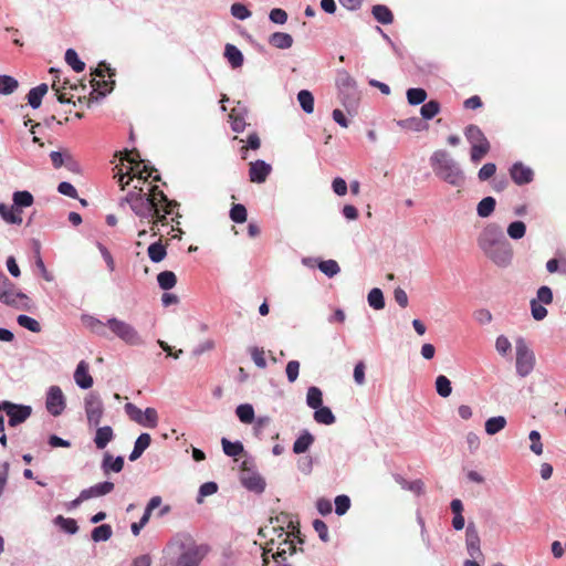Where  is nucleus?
Masks as SVG:
<instances>
[{"instance_id":"f257e3e1","label":"nucleus","mask_w":566,"mask_h":566,"mask_svg":"<svg viewBox=\"0 0 566 566\" xmlns=\"http://www.w3.org/2000/svg\"><path fill=\"white\" fill-rule=\"evenodd\" d=\"M210 546L191 537H175L164 547L159 566H200Z\"/></svg>"},{"instance_id":"f03ea898","label":"nucleus","mask_w":566,"mask_h":566,"mask_svg":"<svg viewBox=\"0 0 566 566\" xmlns=\"http://www.w3.org/2000/svg\"><path fill=\"white\" fill-rule=\"evenodd\" d=\"M476 243L485 258L497 268L506 269L512 264L513 247L497 223L492 222L484 226L476 238Z\"/></svg>"},{"instance_id":"7ed1b4c3","label":"nucleus","mask_w":566,"mask_h":566,"mask_svg":"<svg viewBox=\"0 0 566 566\" xmlns=\"http://www.w3.org/2000/svg\"><path fill=\"white\" fill-rule=\"evenodd\" d=\"M157 200H167V196L158 189L157 186H143L134 185L133 189L127 192L119 201L123 207L127 203L133 213L139 219L140 224L150 222L158 212Z\"/></svg>"},{"instance_id":"20e7f679","label":"nucleus","mask_w":566,"mask_h":566,"mask_svg":"<svg viewBox=\"0 0 566 566\" xmlns=\"http://www.w3.org/2000/svg\"><path fill=\"white\" fill-rule=\"evenodd\" d=\"M436 176L453 187H462L464 174L458 163L446 150H436L430 157Z\"/></svg>"},{"instance_id":"39448f33","label":"nucleus","mask_w":566,"mask_h":566,"mask_svg":"<svg viewBox=\"0 0 566 566\" xmlns=\"http://www.w3.org/2000/svg\"><path fill=\"white\" fill-rule=\"evenodd\" d=\"M107 328L112 334L129 346H143L145 340L139 332L130 323L117 317H109L106 321Z\"/></svg>"},{"instance_id":"423d86ee","label":"nucleus","mask_w":566,"mask_h":566,"mask_svg":"<svg viewBox=\"0 0 566 566\" xmlns=\"http://www.w3.org/2000/svg\"><path fill=\"white\" fill-rule=\"evenodd\" d=\"M139 157L138 153L133 151H126L124 159L128 161L130 165L135 166H128L127 171L124 172L123 169H119L117 172V181L122 187V190L126 188V186L129 185L130 181H133L135 178L137 179L138 186H143L147 178L151 176L150 172L147 174V176H144V172L147 171V166H144L143 170H139V161H137V158Z\"/></svg>"},{"instance_id":"0eeeda50","label":"nucleus","mask_w":566,"mask_h":566,"mask_svg":"<svg viewBox=\"0 0 566 566\" xmlns=\"http://www.w3.org/2000/svg\"><path fill=\"white\" fill-rule=\"evenodd\" d=\"M515 352H516V374L524 378L527 377L535 367V355L534 352L530 348L526 340L523 337H518L515 340Z\"/></svg>"},{"instance_id":"6e6552de","label":"nucleus","mask_w":566,"mask_h":566,"mask_svg":"<svg viewBox=\"0 0 566 566\" xmlns=\"http://www.w3.org/2000/svg\"><path fill=\"white\" fill-rule=\"evenodd\" d=\"M336 85L345 107H354L359 98L356 81L346 71H339Z\"/></svg>"},{"instance_id":"1a4fd4ad","label":"nucleus","mask_w":566,"mask_h":566,"mask_svg":"<svg viewBox=\"0 0 566 566\" xmlns=\"http://www.w3.org/2000/svg\"><path fill=\"white\" fill-rule=\"evenodd\" d=\"M84 409L88 426L97 427L104 416V403L101 396L94 391L87 394L84 398Z\"/></svg>"},{"instance_id":"9d476101","label":"nucleus","mask_w":566,"mask_h":566,"mask_svg":"<svg viewBox=\"0 0 566 566\" xmlns=\"http://www.w3.org/2000/svg\"><path fill=\"white\" fill-rule=\"evenodd\" d=\"M66 407L65 396L59 386H51L46 392L45 408L50 415L57 417Z\"/></svg>"},{"instance_id":"9b49d317","label":"nucleus","mask_w":566,"mask_h":566,"mask_svg":"<svg viewBox=\"0 0 566 566\" xmlns=\"http://www.w3.org/2000/svg\"><path fill=\"white\" fill-rule=\"evenodd\" d=\"M3 410L9 417V426L17 427L24 422L32 413V408L25 405H17L11 401L2 402Z\"/></svg>"},{"instance_id":"f8f14e48","label":"nucleus","mask_w":566,"mask_h":566,"mask_svg":"<svg viewBox=\"0 0 566 566\" xmlns=\"http://www.w3.org/2000/svg\"><path fill=\"white\" fill-rule=\"evenodd\" d=\"M27 298L25 294L17 292L13 283L0 272V302L7 305H15L18 300Z\"/></svg>"},{"instance_id":"ddd939ff","label":"nucleus","mask_w":566,"mask_h":566,"mask_svg":"<svg viewBox=\"0 0 566 566\" xmlns=\"http://www.w3.org/2000/svg\"><path fill=\"white\" fill-rule=\"evenodd\" d=\"M465 545L468 554L473 557L482 556V552L480 548V537L476 527L474 524H469L465 531Z\"/></svg>"},{"instance_id":"4468645a","label":"nucleus","mask_w":566,"mask_h":566,"mask_svg":"<svg viewBox=\"0 0 566 566\" xmlns=\"http://www.w3.org/2000/svg\"><path fill=\"white\" fill-rule=\"evenodd\" d=\"M272 170L271 165L264 160L250 163L249 177L252 182L262 184L266 180Z\"/></svg>"},{"instance_id":"2eb2a0df","label":"nucleus","mask_w":566,"mask_h":566,"mask_svg":"<svg viewBox=\"0 0 566 566\" xmlns=\"http://www.w3.org/2000/svg\"><path fill=\"white\" fill-rule=\"evenodd\" d=\"M241 482L244 488L256 493L263 492L265 488L263 478L253 471H243L241 474Z\"/></svg>"},{"instance_id":"dca6fc26","label":"nucleus","mask_w":566,"mask_h":566,"mask_svg":"<svg viewBox=\"0 0 566 566\" xmlns=\"http://www.w3.org/2000/svg\"><path fill=\"white\" fill-rule=\"evenodd\" d=\"M88 364L81 360L74 371L75 384L82 389H88L93 386V377L88 373Z\"/></svg>"},{"instance_id":"f3484780","label":"nucleus","mask_w":566,"mask_h":566,"mask_svg":"<svg viewBox=\"0 0 566 566\" xmlns=\"http://www.w3.org/2000/svg\"><path fill=\"white\" fill-rule=\"evenodd\" d=\"M510 172L513 181L517 185H526L533 180V170L522 163L514 164Z\"/></svg>"},{"instance_id":"a211bd4d","label":"nucleus","mask_w":566,"mask_h":566,"mask_svg":"<svg viewBox=\"0 0 566 566\" xmlns=\"http://www.w3.org/2000/svg\"><path fill=\"white\" fill-rule=\"evenodd\" d=\"M245 115L247 108L241 103H238L235 107L232 108L229 117L232 130L237 133H241L245 127Z\"/></svg>"},{"instance_id":"6ab92c4d","label":"nucleus","mask_w":566,"mask_h":566,"mask_svg":"<svg viewBox=\"0 0 566 566\" xmlns=\"http://www.w3.org/2000/svg\"><path fill=\"white\" fill-rule=\"evenodd\" d=\"M124 468V458L118 455L114 458L112 454L106 452L103 457V461L101 464V469L105 475H108L111 472L118 473Z\"/></svg>"},{"instance_id":"aec40b11","label":"nucleus","mask_w":566,"mask_h":566,"mask_svg":"<svg viewBox=\"0 0 566 566\" xmlns=\"http://www.w3.org/2000/svg\"><path fill=\"white\" fill-rule=\"evenodd\" d=\"M0 216L9 224L22 223V210L17 209L14 205L11 207L0 203Z\"/></svg>"},{"instance_id":"412c9836","label":"nucleus","mask_w":566,"mask_h":566,"mask_svg":"<svg viewBox=\"0 0 566 566\" xmlns=\"http://www.w3.org/2000/svg\"><path fill=\"white\" fill-rule=\"evenodd\" d=\"M114 439V432L112 427L104 426L98 427L96 429V433L94 437V443L97 449L103 450L106 446Z\"/></svg>"},{"instance_id":"4be33fe9","label":"nucleus","mask_w":566,"mask_h":566,"mask_svg":"<svg viewBox=\"0 0 566 566\" xmlns=\"http://www.w3.org/2000/svg\"><path fill=\"white\" fill-rule=\"evenodd\" d=\"M81 319L85 327H87L91 332L98 336L106 337V322L104 323L92 315H83Z\"/></svg>"},{"instance_id":"5701e85b","label":"nucleus","mask_w":566,"mask_h":566,"mask_svg":"<svg viewBox=\"0 0 566 566\" xmlns=\"http://www.w3.org/2000/svg\"><path fill=\"white\" fill-rule=\"evenodd\" d=\"M150 442H151V438H150L149 433L139 434V437L136 439V441L134 443V449L129 454V460L130 461L138 460L142 457V454L144 453V451L149 447Z\"/></svg>"},{"instance_id":"b1692460","label":"nucleus","mask_w":566,"mask_h":566,"mask_svg":"<svg viewBox=\"0 0 566 566\" xmlns=\"http://www.w3.org/2000/svg\"><path fill=\"white\" fill-rule=\"evenodd\" d=\"M224 57L233 69L241 67L244 61L242 52L235 45L230 43L226 44Z\"/></svg>"},{"instance_id":"393cba45","label":"nucleus","mask_w":566,"mask_h":566,"mask_svg":"<svg viewBox=\"0 0 566 566\" xmlns=\"http://www.w3.org/2000/svg\"><path fill=\"white\" fill-rule=\"evenodd\" d=\"M48 93V85L42 83L33 88H31L28 93V103L29 105L36 109L40 107L43 96Z\"/></svg>"},{"instance_id":"a878e982","label":"nucleus","mask_w":566,"mask_h":566,"mask_svg":"<svg viewBox=\"0 0 566 566\" xmlns=\"http://www.w3.org/2000/svg\"><path fill=\"white\" fill-rule=\"evenodd\" d=\"M313 442H314L313 434L310 431L304 430L300 434V437L294 441L293 452L296 454L304 453L310 449V447L313 444Z\"/></svg>"},{"instance_id":"bb28decb","label":"nucleus","mask_w":566,"mask_h":566,"mask_svg":"<svg viewBox=\"0 0 566 566\" xmlns=\"http://www.w3.org/2000/svg\"><path fill=\"white\" fill-rule=\"evenodd\" d=\"M269 43L276 49H290L293 45V38L289 33L274 32L269 38Z\"/></svg>"},{"instance_id":"cd10ccee","label":"nucleus","mask_w":566,"mask_h":566,"mask_svg":"<svg viewBox=\"0 0 566 566\" xmlns=\"http://www.w3.org/2000/svg\"><path fill=\"white\" fill-rule=\"evenodd\" d=\"M464 135L471 146L489 142L483 132L475 125H469L464 130Z\"/></svg>"},{"instance_id":"c85d7f7f","label":"nucleus","mask_w":566,"mask_h":566,"mask_svg":"<svg viewBox=\"0 0 566 566\" xmlns=\"http://www.w3.org/2000/svg\"><path fill=\"white\" fill-rule=\"evenodd\" d=\"M314 410V420L317 423L331 426L336 421L334 413L328 407L321 406Z\"/></svg>"},{"instance_id":"c756f323","label":"nucleus","mask_w":566,"mask_h":566,"mask_svg":"<svg viewBox=\"0 0 566 566\" xmlns=\"http://www.w3.org/2000/svg\"><path fill=\"white\" fill-rule=\"evenodd\" d=\"M496 201L493 197L483 198L476 206V213L480 218L490 217L495 210Z\"/></svg>"},{"instance_id":"7c9ffc66","label":"nucleus","mask_w":566,"mask_h":566,"mask_svg":"<svg viewBox=\"0 0 566 566\" xmlns=\"http://www.w3.org/2000/svg\"><path fill=\"white\" fill-rule=\"evenodd\" d=\"M374 18L381 24H389L394 20V15L388 7L382 4H376L373 7Z\"/></svg>"},{"instance_id":"2f4dec72","label":"nucleus","mask_w":566,"mask_h":566,"mask_svg":"<svg viewBox=\"0 0 566 566\" xmlns=\"http://www.w3.org/2000/svg\"><path fill=\"white\" fill-rule=\"evenodd\" d=\"M13 205L17 209L28 208L33 205V196L27 190L15 191L12 196Z\"/></svg>"},{"instance_id":"473e14b6","label":"nucleus","mask_w":566,"mask_h":566,"mask_svg":"<svg viewBox=\"0 0 566 566\" xmlns=\"http://www.w3.org/2000/svg\"><path fill=\"white\" fill-rule=\"evenodd\" d=\"M506 426V419L503 416H496L489 418L485 421V432L490 436H494Z\"/></svg>"},{"instance_id":"72a5a7b5","label":"nucleus","mask_w":566,"mask_h":566,"mask_svg":"<svg viewBox=\"0 0 566 566\" xmlns=\"http://www.w3.org/2000/svg\"><path fill=\"white\" fill-rule=\"evenodd\" d=\"M297 101L300 103L301 108L306 114H312L314 112V96L307 90H302L297 93Z\"/></svg>"},{"instance_id":"f704fd0d","label":"nucleus","mask_w":566,"mask_h":566,"mask_svg":"<svg viewBox=\"0 0 566 566\" xmlns=\"http://www.w3.org/2000/svg\"><path fill=\"white\" fill-rule=\"evenodd\" d=\"M306 403L312 409L323 406V394L318 387L312 386L307 389Z\"/></svg>"},{"instance_id":"c9c22d12","label":"nucleus","mask_w":566,"mask_h":566,"mask_svg":"<svg viewBox=\"0 0 566 566\" xmlns=\"http://www.w3.org/2000/svg\"><path fill=\"white\" fill-rule=\"evenodd\" d=\"M235 415L243 423H252L254 421V409L250 403H242L235 408Z\"/></svg>"},{"instance_id":"e433bc0d","label":"nucleus","mask_w":566,"mask_h":566,"mask_svg":"<svg viewBox=\"0 0 566 566\" xmlns=\"http://www.w3.org/2000/svg\"><path fill=\"white\" fill-rule=\"evenodd\" d=\"M157 282L160 289L168 291L175 287L177 276L171 271H163L157 275Z\"/></svg>"},{"instance_id":"4c0bfd02","label":"nucleus","mask_w":566,"mask_h":566,"mask_svg":"<svg viewBox=\"0 0 566 566\" xmlns=\"http://www.w3.org/2000/svg\"><path fill=\"white\" fill-rule=\"evenodd\" d=\"M367 301L370 307L374 310H382L385 307V298L380 289L374 287L367 295Z\"/></svg>"},{"instance_id":"58836bf2","label":"nucleus","mask_w":566,"mask_h":566,"mask_svg":"<svg viewBox=\"0 0 566 566\" xmlns=\"http://www.w3.org/2000/svg\"><path fill=\"white\" fill-rule=\"evenodd\" d=\"M54 524L67 534H75L78 531L77 523L74 518L57 515L54 518Z\"/></svg>"},{"instance_id":"ea45409f","label":"nucleus","mask_w":566,"mask_h":566,"mask_svg":"<svg viewBox=\"0 0 566 566\" xmlns=\"http://www.w3.org/2000/svg\"><path fill=\"white\" fill-rule=\"evenodd\" d=\"M436 390L437 394L442 398H448L452 392L451 381L447 376L440 375L436 378Z\"/></svg>"},{"instance_id":"a19ab883","label":"nucleus","mask_w":566,"mask_h":566,"mask_svg":"<svg viewBox=\"0 0 566 566\" xmlns=\"http://www.w3.org/2000/svg\"><path fill=\"white\" fill-rule=\"evenodd\" d=\"M113 535L112 526L108 524H102L99 526H96L92 531V539L96 543L98 542H106L108 541Z\"/></svg>"},{"instance_id":"79ce46f5","label":"nucleus","mask_w":566,"mask_h":566,"mask_svg":"<svg viewBox=\"0 0 566 566\" xmlns=\"http://www.w3.org/2000/svg\"><path fill=\"white\" fill-rule=\"evenodd\" d=\"M506 232L512 240H520L526 233V226L523 221H513L507 226Z\"/></svg>"},{"instance_id":"37998d69","label":"nucleus","mask_w":566,"mask_h":566,"mask_svg":"<svg viewBox=\"0 0 566 566\" xmlns=\"http://www.w3.org/2000/svg\"><path fill=\"white\" fill-rule=\"evenodd\" d=\"M142 427L154 429L158 426V413L155 408L148 407L143 411Z\"/></svg>"},{"instance_id":"c03bdc74","label":"nucleus","mask_w":566,"mask_h":566,"mask_svg":"<svg viewBox=\"0 0 566 566\" xmlns=\"http://www.w3.org/2000/svg\"><path fill=\"white\" fill-rule=\"evenodd\" d=\"M19 86L18 81L10 75H0V94L10 95Z\"/></svg>"},{"instance_id":"a18cd8bd","label":"nucleus","mask_w":566,"mask_h":566,"mask_svg":"<svg viewBox=\"0 0 566 566\" xmlns=\"http://www.w3.org/2000/svg\"><path fill=\"white\" fill-rule=\"evenodd\" d=\"M223 452L229 457H238L243 452V444L240 441L231 442L227 438L221 439Z\"/></svg>"},{"instance_id":"49530a36","label":"nucleus","mask_w":566,"mask_h":566,"mask_svg":"<svg viewBox=\"0 0 566 566\" xmlns=\"http://www.w3.org/2000/svg\"><path fill=\"white\" fill-rule=\"evenodd\" d=\"M166 255V248L160 242L151 243L148 247V256L154 263L163 261Z\"/></svg>"},{"instance_id":"de8ad7c7","label":"nucleus","mask_w":566,"mask_h":566,"mask_svg":"<svg viewBox=\"0 0 566 566\" xmlns=\"http://www.w3.org/2000/svg\"><path fill=\"white\" fill-rule=\"evenodd\" d=\"M65 62L77 73L85 69V63L80 60L76 51L73 49L66 50Z\"/></svg>"},{"instance_id":"09e8293b","label":"nucleus","mask_w":566,"mask_h":566,"mask_svg":"<svg viewBox=\"0 0 566 566\" xmlns=\"http://www.w3.org/2000/svg\"><path fill=\"white\" fill-rule=\"evenodd\" d=\"M427 98V92L423 88H409L407 91V101L410 105H420Z\"/></svg>"},{"instance_id":"8fccbe9b","label":"nucleus","mask_w":566,"mask_h":566,"mask_svg":"<svg viewBox=\"0 0 566 566\" xmlns=\"http://www.w3.org/2000/svg\"><path fill=\"white\" fill-rule=\"evenodd\" d=\"M17 322L21 327H24L30 332L39 333L41 331L40 323L31 316L21 314L17 317Z\"/></svg>"},{"instance_id":"3c124183","label":"nucleus","mask_w":566,"mask_h":566,"mask_svg":"<svg viewBox=\"0 0 566 566\" xmlns=\"http://www.w3.org/2000/svg\"><path fill=\"white\" fill-rule=\"evenodd\" d=\"M294 552H295V546H294L293 542L284 539L283 542L280 543V545L277 546L276 553L273 554L272 557L276 562H279L280 559L284 560L286 554L292 555Z\"/></svg>"},{"instance_id":"603ef678","label":"nucleus","mask_w":566,"mask_h":566,"mask_svg":"<svg viewBox=\"0 0 566 566\" xmlns=\"http://www.w3.org/2000/svg\"><path fill=\"white\" fill-rule=\"evenodd\" d=\"M318 269L328 277L337 275L340 271V268L335 260L321 261L318 263Z\"/></svg>"},{"instance_id":"864d4df0","label":"nucleus","mask_w":566,"mask_h":566,"mask_svg":"<svg viewBox=\"0 0 566 566\" xmlns=\"http://www.w3.org/2000/svg\"><path fill=\"white\" fill-rule=\"evenodd\" d=\"M440 112V104L437 101H429L421 106L420 114L424 119H432Z\"/></svg>"},{"instance_id":"5fc2aeb1","label":"nucleus","mask_w":566,"mask_h":566,"mask_svg":"<svg viewBox=\"0 0 566 566\" xmlns=\"http://www.w3.org/2000/svg\"><path fill=\"white\" fill-rule=\"evenodd\" d=\"M247 209L241 203H235L230 209V218L235 223H243L247 220Z\"/></svg>"},{"instance_id":"6e6d98bb","label":"nucleus","mask_w":566,"mask_h":566,"mask_svg":"<svg viewBox=\"0 0 566 566\" xmlns=\"http://www.w3.org/2000/svg\"><path fill=\"white\" fill-rule=\"evenodd\" d=\"M490 150V143H482L480 145L471 146V160L473 163L480 161Z\"/></svg>"},{"instance_id":"4d7b16f0","label":"nucleus","mask_w":566,"mask_h":566,"mask_svg":"<svg viewBox=\"0 0 566 566\" xmlns=\"http://www.w3.org/2000/svg\"><path fill=\"white\" fill-rule=\"evenodd\" d=\"M334 502L335 513L339 516L346 514L350 507V499L347 495H337Z\"/></svg>"},{"instance_id":"13d9d810","label":"nucleus","mask_w":566,"mask_h":566,"mask_svg":"<svg viewBox=\"0 0 566 566\" xmlns=\"http://www.w3.org/2000/svg\"><path fill=\"white\" fill-rule=\"evenodd\" d=\"M531 440L530 449L536 455H541L543 453V443L541 441V433L537 430H532L528 434Z\"/></svg>"},{"instance_id":"bf43d9fd","label":"nucleus","mask_w":566,"mask_h":566,"mask_svg":"<svg viewBox=\"0 0 566 566\" xmlns=\"http://www.w3.org/2000/svg\"><path fill=\"white\" fill-rule=\"evenodd\" d=\"M124 409H125L126 415L129 417V419L140 426V422H143V420H142L143 410L139 409L136 405H134L132 402H127L124 406Z\"/></svg>"},{"instance_id":"052dcab7","label":"nucleus","mask_w":566,"mask_h":566,"mask_svg":"<svg viewBox=\"0 0 566 566\" xmlns=\"http://www.w3.org/2000/svg\"><path fill=\"white\" fill-rule=\"evenodd\" d=\"M531 312L535 321H542L547 316L546 307L536 300L531 301Z\"/></svg>"},{"instance_id":"680f3d73","label":"nucleus","mask_w":566,"mask_h":566,"mask_svg":"<svg viewBox=\"0 0 566 566\" xmlns=\"http://www.w3.org/2000/svg\"><path fill=\"white\" fill-rule=\"evenodd\" d=\"M218 491V485L214 482H206L199 488L197 502L201 503L205 496L214 494Z\"/></svg>"},{"instance_id":"e2e57ef3","label":"nucleus","mask_w":566,"mask_h":566,"mask_svg":"<svg viewBox=\"0 0 566 566\" xmlns=\"http://www.w3.org/2000/svg\"><path fill=\"white\" fill-rule=\"evenodd\" d=\"M231 14L239 20H245L251 17V11L242 3H233Z\"/></svg>"},{"instance_id":"0e129e2a","label":"nucleus","mask_w":566,"mask_h":566,"mask_svg":"<svg viewBox=\"0 0 566 566\" xmlns=\"http://www.w3.org/2000/svg\"><path fill=\"white\" fill-rule=\"evenodd\" d=\"M511 342L509 340V338L504 335H500L496 337V340H495V349L496 352L502 355V356H505L507 355V353L511 350Z\"/></svg>"},{"instance_id":"69168bd1","label":"nucleus","mask_w":566,"mask_h":566,"mask_svg":"<svg viewBox=\"0 0 566 566\" xmlns=\"http://www.w3.org/2000/svg\"><path fill=\"white\" fill-rule=\"evenodd\" d=\"M474 319L481 325H488L492 322V313L486 308H479L473 313Z\"/></svg>"},{"instance_id":"338daca9","label":"nucleus","mask_w":566,"mask_h":566,"mask_svg":"<svg viewBox=\"0 0 566 566\" xmlns=\"http://www.w3.org/2000/svg\"><path fill=\"white\" fill-rule=\"evenodd\" d=\"M539 304L548 305L553 302V292L548 286H541L537 290V298Z\"/></svg>"},{"instance_id":"774afa93","label":"nucleus","mask_w":566,"mask_h":566,"mask_svg":"<svg viewBox=\"0 0 566 566\" xmlns=\"http://www.w3.org/2000/svg\"><path fill=\"white\" fill-rule=\"evenodd\" d=\"M269 19L275 24H284L287 21V13L283 9L275 8L270 11Z\"/></svg>"}]
</instances>
